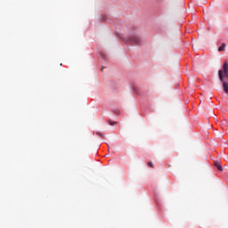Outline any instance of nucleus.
<instances>
[{"instance_id": "obj_6", "label": "nucleus", "mask_w": 228, "mask_h": 228, "mask_svg": "<svg viewBox=\"0 0 228 228\" xmlns=\"http://www.w3.org/2000/svg\"><path fill=\"white\" fill-rule=\"evenodd\" d=\"M110 126H117V122L110 120Z\"/></svg>"}, {"instance_id": "obj_3", "label": "nucleus", "mask_w": 228, "mask_h": 228, "mask_svg": "<svg viewBox=\"0 0 228 228\" xmlns=\"http://www.w3.org/2000/svg\"><path fill=\"white\" fill-rule=\"evenodd\" d=\"M215 165H216V168H217L218 171H224V168L221 167V164L220 163L216 162Z\"/></svg>"}, {"instance_id": "obj_8", "label": "nucleus", "mask_w": 228, "mask_h": 228, "mask_svg": "<svg viewBox=\"0 0 228 228\" xmlns=\"http://www.w3.org/2000/svg\"><path fill=\"white\" fill-rule=\"evenodd\" d=\"M95 134L102 136V133H99V132L95 133Z\"/></svg>"}, {"instance_id": "obj_1", "label": "nucleus", "mask_w": 228, "mask_h": 228, "mask_svg": "<svg viewBox=\"0 0 228 228\" xmlns=\"http://www.w3.org/2000/svg\"><path fill=\"white\" fill-rule=\"evenodd\" d=\"M218 80L223 83L224 93L228 94V62H224V69L218 70Z\"/></svg>"}, {"instance_id": "obj_2", "label": "nucleus", "mask_w": 228, "mask_h": 228, "mask_svg": "<svg viewBox=\"0 0 228 228\" xmlns=\"http://www.w3.org/2000/svg\"><path fill=\"white\" fill-rule=\"evenodd\" d=\"M130 44H132V45L140 44V37H138L137 36L130 37Z\"/></svg>"}, {"instance_id": "obj_4", "label": "nucleus", "mask_w": 228, "mask_h": 228, "mask_svg": "<svg viewBox=\"0 0 228 228\" xmlns=\"http://www.w3.org/2000/svg\"><path fill=\"white\" fill-rule=\"evenodd\" d=\"M225 48V44H221V46L218 47V52H224V49Z\"/></svg>"}, {"instance_id": "obj_5", "label": "nucleus", "mask_w": 228, "mask_h": 228, "mask_svg": "<svg viewBox=\"0 0 228 228\" xmlns=\"http://www.w3.org/2000/svg\"><path fill=\"white\" fill-rule=\"evenodd\" d=\"M84 148L89 149V142L87 141L84 142Z\"/></svg>"}, {"instance_id": "obj_7", "label": "nucleus", "mask_w": 228, "mask_h": 228, "mask_svg": "<svg viewBox=\"0 0 228 228\" xmlns=\"http://www.w3.org/2000/svg\"><path fill=\"white\" fill-rule=\"evenodd\" d=\"M148 167H152V162H148Z\"/></svg>"}]
</instances>
